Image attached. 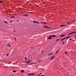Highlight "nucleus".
<instances>
[{"label": "nucleus", "instance_id": "f257e3e1", "mask_svg": "<svg viewBox=\"0 0 76 76\" xmlns=\"http://www.w3.org/2000/svg\"><path fill=\"white\" fill-rule=\"evenodd\" d=\"M56 37H57V36L55 35H50L49 37L48 38V39H51L52 38Z\"/></svg>", "mask_w": 76, "mask_h": 76}, {"label": "nucleus", "instance_id": "f03ea898", "mask_svg": "<svg viewBox=\"0 0 76 76\" xmlns=\"http://www.w3.org/2000/svg\"><path fill=\"white\" fill-rule=\"evenodd\" d=\"M7 46H8L9 47H11V46L10 45V44L9 43H7Z\"/></svg>", "mask_w": 76, "mask_h": 76}, {"label": "nucleus", "instance_id": "7ed1b4c3", "mask_svg": "<svg viewBox=\"0 0 76 76\" xmlns=\"http://www.w3.org/2000/svg\"><path fill=\"white\" fill-rule=\"evenodd\" d=\"M55 56H53L52 57H51L50 58V60H52V59H53V58H54V57Z\"/></svg>", "mask_w": 76, "mask_h": 76}, {"label": "nucleus", "instance_id": "20e7f679", "mask_svg": "<svg viewBox=\"0 0 76 76\" xmlns=\"http://www.w3.org/2000/svg\"><path fill=\"white\" fill-rule=\"evenodd\" d=\"M26 61V63L27 64H28L30 63V62L28 61Z\"/></svg>", "mask_w": 76, "mask_h": 76}, {"label": "nucleus", "instance_id": "39448f33", "mask_svg": "<svg viewBox=\"0 0 76 76\" xmlns=\"http://www.w3.org/2000/svg\"><path fill=\"white\" fill-rule=\"evenodd\" d=\"M43 27H44V28H50V27H49L48 26H43Z\"/></svg>", "mask_w": 76, "mask_h": 76}, {"label": "nucleus", "instance_id": "423d86ee", "mask_svg": "<svg viewBox=\"0 0 76 76\" xmlns=\"http://www.w3.org/2000/svg\"><path fill=\"white\" fill-rule=\"evenodd\" d=\"M23 16H28V14H25V15H23Z\"/></svg>", "mask_w": 76, "mask_h": 76}, {"label": "nucleus", "instance_id": "0eeeda50", "mask_svg": "<svg viewBox=\"0 0 76 76\" xmlns=\"http://www.w3.org/2000/svg\"><path fill=\"white\" fill-rule=\"evenodd\" d=\"M25 72V71L23 70H22L21 71V73H23V72Z\"/></svg>", "mask_w": 76, "mask_h": 76}, {"label": "nucleus", "instance_id": "6e6552de", "mask_svg": "<svg viewBox=\"0 0 76 76\" xmlns=\"http://www.w3.org/2000/svg\"><path fill=\"white\" fill-rule=\"evenodd\" d=\"M66 25H60V26H65Z\"/></svg>", "mask_w": 76, "mask_h": 76}, {"label": "nucleus", "instance_id": "1a4fd4ad", "mask_svg": "<svg viewBox=\"0 0 76 76\" xmlns=\"http://www.w3.org/2000/svg\"><path fill=\"white\" fill-rule=\"evenodd\" d=\"M65 34L61 35V36L60 37H64V36H65Z\"/></svg>", "mask_w": 76, "mask_h": 76}, {"label": "nucleus", "instance_id": "9d476101", "mask_svg": "<svg viewBox=\"0 0 76 76\" xmlns=\"http://www.w3.org/2000/svg\"><path fill=\"white\" fill-rule=\"evenodd\" d=\"M73 32L71 33L68 34V35H72V34H73Z\"/></svg>", "mask_w": 76, "mask_h": 76}, {"label": "nucleus", "instance_id": "9b49d317", "mask_svg": "<svg viewBox=\"0 0 76 76\" xmlns=\"http://www.w3.org/2000/svg\"><path fill=\"white\" fill-rule=\"evenodd\" d=\"M43 23H44V25H46V24H47V23L45 22H43Z\"/></svg>", "mask_w": 76, "mask_h": 76}, {"label": "nucleus", "instance_id": "f8f14e48", "mask_svg": "<svg viewBox=\"0 0 76 76\" xmlns=\"http://www.w3.org/2000/svg\"><path fill=\"white\" fill-rule=\"evenodd\" d=\"M59 51V50H58L56 53V54H57V53Z\"/></svg>", "mask_w": 76, "mask_h": 76}, {"label": "nucleus", "instance_id": "ddd939ff", "mask_svg": "<svg viewBox=\"0 0 76 76\" xmlns=\"http://www.w3.org/2000/svg\"><path fill=\"white\" fill-rule=\"evenodd\" d=\"M15 18V17L14 16H11L10 17V18Z\"/></svg>", "mask_w": 76, "mask_h": 76}, {"label": "nucleus", "instance_id": "4468645a", "mask_svg": "<svg viewBox=\"0 0 76 76\" xmlns=\"http://www.w3.org/2000/svg\"><path fill=\"white\" fill-rule=\"evenodd\" d=\"M30 75H35V74H30Z\"/></svg>", "mask_w": 76, "mask_h": 76}, {"label": "nucleus", "instance_id": "2eb2a0df", "mask_svg": "<svg viewBox=\"0 0 76 76\" xmlns=\"http://www.w3.org/2000/svg\"><path fill=\"white\" fill-rule=\"evenodd\" d=\"M66 38H67L68 39L69 38H71V37H66Z\"/></svg>", "mask_w": 76, "mask_h": 76}, {"label": "nucleus", "instance_id": "dca6fc26", "mask_svg": "<svg viewBox=\"0 0 76 76\" xmlns=\"http://www.w3.org/2000/svg\"><path fill=\"white\" fill-rule=\"evenodd\" d=\"M33 22H34V23H37V21H33Z\"/></svg>", "mask_w": 76, "mask_h": 76}, {"label": "nucleus", "instance_id": "f3484780", "mask_svg": "<svg viewBox=\"0 0 76 76\" xmlns=\"http://www.w3.org/2000/svg\"><path fill=\"white\" fill-rule=\"evenodd\" d=\"M28 61H29L30 62L31 61H31V60H30L29 59V58H28Z\"/></svg>", "mask_w": 76, "mask_h": 76}, {"label": "nucleus", "instance_id": "a211bd4d", "mask_svg": "<svg viewBox=\"0 0 76 76\" xmlns=\"http://www.w3.org/2000/svg\"><path fill=\"white\" fill-rule=\"evenodd\" d=\"M16 72V71H13V72H13V73H15V72Z\"/></svg>", "mask_w": 76, "mask_h": 76}, {"label": "nucleus", "instance_id": "6ab92c4d", "mask_svg": "<svg viewBox=\"0 0 76 76\" xmlns=\"http://www.w3.org/2000/svg\"><path fill=\"white\" fill-rule=\"evenodd\" d=\"M72 33L73 34H76V32L75 31V32H72Z\"/></svg>", "mask_w": 76, "mask_h": 76}, {"label": "nucleus", "instance_id": "aec40b11", "mask_svg": "<svg viewBox=\"0 0 76 76\" xmlns=\"http://www.w3.org/2000/svg\"><path fill=\"white\" fill-rule=\"evenodd\" d=\"M60 39H56V41H58V40H60Z\"/></svg>", "mask_w": 76, "mask_h": 76}, {"label": "nucleus", "instance_id": "412c9836", "mask_svg": "<svg viewBox=\"0 0 76 76\" xmlns=\"http://www.w3.org/2000/svg\"><path fill=\"white\" fill-rule=\"evenodd\" d=\"M4 22H5V23H8L7 22V21H4Z\"/></svg>", "mask_w": 76, "mask_h": 76}, {"label": "nucleus", "instance_id": "4be33fe9", "mask_svg": "<svg viewBox=\"0 0 76 76\" xmlns=\"http://www.w3.org/2000/svg\"><path fill=\"white\" fill-rule=\"evenodd\" d=\"M63 40H64V39H61V41H63Z\"/></svg>", "mask_w": 76, "mask_h": 76}, {"label": "nucleus", "instance_id": "5701e85b", "mask_svg": "<svg viewBox=\"0 0 76 76\" xmlns=\"http://www.w3.org/2000/svg\"><path fill=\"white\" fill-rule=\"evenodd\" d=\"M65 43V42H64L62 43V45H64V44Z\"/></svg>", "mask_w": 76, "mask_h": 76}, {"label": "nucleus", "instance_id": "b1692460", "mask_svg": "<svg viewBox=\"0 0 76 76\" xmlns=\"http://www.w3.org/2000/svg\"><path fill=\"white\" fill-rule=\"evenodd\" d=\"M75 21V20H73L72 21H71V23Z\"/></svg>", "mask_w": 76, "mask_h": 76}, {"label": "nucleus", "instance_id": "393cba45", "mask_svg": "<svg viewBox=\"0 0 76 76\" xmlns=\"http://www.w3.org/2000/svg\"><path fill=\"white\" fill-rule=\"evenodd\" d=\"M70 23V22H69L67 23V24H69Z\"/></svg>", "mask_w": 76, "mask_h": 76}, {"label": "nucleus", "instance_id": "a878e982", "mask_svg": "<svg viewBox=\"0 0 76 76\" xmlns=\"http://www.w3.org/2000/svg\"><path fill=\"white\" fill-rule=\"evenodd\" d=\"M9 54L8 53L7 54V56H9Z\"/></svg>", "mask_w": 76, "mask_h": 76}, {"label": "nucleus", "instance_id": "bb28decb", "mask_svg": "<svg viewBox=\"0 0 76 76\" xmlns=\"http://www.w3.org/2000/svg\"><path fill=\"white\" fill-rule=\"evenodd\" d=\"M2 1L1 0L0 1V3H1Z\"/></svg>", "mask_w": 76, "mask_h": 76}, {"label": "nucleus", "instance_id": "cd10ccee", "mask_svg": "<svg viewBox=\"0 0 76 76\" xmlns=\"http://www.w3.org/2000/svg\"><path fill=\"white\" fill-rule=\"evenodd\" d=\"M66 37L64 38L63 39H64H64H66Z\"/></svg>", "mask_w": 76, "mask_h": 76}, {"label": "nucleus", "instance_id": "c85d7f7f", "mask_svg": "<svg viewBox=\"0 0 76 76\" xmlns=\"http://www.w3.org/2000/svg\"><path fill=\"white\" fill-rule=\"evenodd\" d=\"M14 39H15V41H16V38L15 37H14Z\"/></svg>", "mask_w": 76, "mask_h": 76}, {"label": "nucleus", "instance_id": "c756f323", "mask_svg": "<svg viewBox=\"0 0 76 76\" xmlns=\"http://www.w3.org/2000/svg\"><path fill=\"white\" fill-rule=\"evenodd\" d=\"M65 54H67V52H65Z\"/></svg>", "mask_w": 76, "mask_h": 76}, {"label": "nucleus", "instance_id": "7c9ffc66", "mask_svg": "<svg viewBox=\"0 0 76 76\" xmlns=\"http://www.w3.org/2000/svg\"><path fill=\"white\" fill-rule=\"evenodd\" d=\"M36 23H39L37 22Z\"/></svg>", "mask_w": 76, "mask_h": 76}, {"label": "nucleus", "instance_id": "2f4dec72", "mask_svg": "<svg viewBox=\"0 0 76 76\" xmlns=\"http://www.w3.org/2000/svg\"><path fill=\"white\" fill-rule=\"evenodd\" d=\"M28 75H29L30 76L31 75V74H28Z\"/></svg>", "mask_w": 76, "mask_h": 76}, {"label": "nucleus", "instance_id": "473e14b6", "mask_svg": "<svg viewBox=\"0 0 76 76\" xmlns=\"http://www.w3.org/2000/svg\"><path fill=\"white\" fill-rule=\"evenodd\" d=\"M52 54H53V53H50L51 55H52Z\"/></svg>", "mask_w": 76, "mask_h": 76}, {"label": "nucleus", "instance_id": "72a5a7b5", "mask_svg": "<svg viewBox=\"0 0 76 76\" xmlns=\"http://www.w3.org/2000/svg\"><path fill=\"white\" fill-rule=\"evenodd\" d=\"M41 76H45V75H41Z\"/></svg>", "mask_w": 76, "mask_h": 76}, {"label": "nucleus", "instance_id": "f704fd0d", "mask_svg": "<svg viewBox=\"0 0 76 76\" xmlns=\"http://www.w3.org/2000/svg\"><path fill=\"white\" fill-rule=\"evenodd\" d=\"M41 74H42V73H40L39 74V75H41Z\"/></svg>", "mask_w": 76, "mask_h": 76}, {"label": "nucleus", "instance_id": "c9c22d12", "mask_svg": "<svg viewBox=\"0 0 76 76\" xmlns=\"http://www.w3.org/2000/svg\"><path fill=\"white\" fill-rule=\"evenodd\" d=\"M69 40H72V39H69Z\"/></svg>", "mask_w": 76, "mask_h": 76}, {"label": "nucleus", "instance_id": "e433bc0d", "mask_svg": "<svg viewBox=\"0 0 76 76\" xmlns=\"http://www.w3.org/2000/svg\"><path fill=\"white\" fill-rule=\"evenodd\" d=\"M41 61V60H40L39 61Z\"/></svg>", "mask_w": 76, "mask_h": 76}, {"label": "nucleus", "instance_id": "4c0bfd02", "mask_svg": "<svg viewBox=\"0 0 76 76\" xmlns=\"http://www.w3.org/2000/svg\"><path fill=\"white\" fill-rule=\"evenodd\" d=\"M41 23H42V24L43 23H42V22H41Z\"/></svg>", "mask_w": 76, "mask_h": 76}, {"label": "nucleus", "instance_id": "58836bf2", "mask_svg": "<svg viewBox=\"0 0 76 76\" xmlns=\"http://www.w3.org/2000/svg\"><path fill=\"white\" fill-rule=\"evenodd\" d=\"M50 54H49L48 55V56H50Z\"/></svg>", "mask_w": 76, "mask_h": 76}, {"label": "nucleus", "instance_id": "ea45409f", "mask_svg": "<svg viewBox=\"0 0 76 76\" xmlns=\"http://www.w3.org/2000/svg\"><path fill=\"white\" fill-rule=\"evenodd\" d=\"M25 59H27V58H25Z\"/></svg>", "mask_w": 76, "mask_h": 76}, {"label": "nucleus", "instance_id": "a19ab883", "mask_svg": "<svg viewBox=\"0 0 76 76\" xmlns=\"http://www.w3.org/2000/svg\"><path fill=\"white\" fill-rule=\"evenodd\" d=\"M14 32H15V30L14 31Z\"/></svg>", "mask_w": 76, "mask_h": 76}, {"label": "nucleus", "instance_id": "79ce46f5", "mask_svg": "<svg viewBox=\"0 0 76 76\" xmlns=\"http://www.w3.org/2000/svg\"><path fill=\"white\" fill-rule=\"evenodd\" d=\"M39 61H37V62H39Z\"/></svg>", "mask_w": 76, "mask_h": 76}, {"label": "nucleus", "instance_id": "37998d69", "mask_svg": "<svg viewBox=\"0 0 76 76\" xmlns=\"http://www.w3.org/2000/svg\"><path fill=\"white\" fill-rule=\"evenodd\" d=\"M66 38V39H68L67 38Z\"/></svg>", "mask_w": 76, "mask_h": 76}, {"label": "nucleus", "instance_id": "c03bdc74", "mask_svg": "<svg viewBox=\"0 0 76 76\" xmlns=\"http://www.w3.org/2000/svg\"><path fill=\"white\" fill-rule=\"evenodd\" d=\"M38 76H41L40 75H38Z\"/></svg>", "mask_w": 76, "mask_h": 76}, {"label": "nucleus", "instance_id": "a18cd8bd", "mask_svg": "<svg viewBox=\"0 0 76 76\" xmlns=\"http://www.w3.org/2000/svg\"><path fill=\"white\" fill-rule=\"evenodd\" d=\"M10 22H12V21H10Z\"/></svg>", "mask_w": 76, "mask_h": 76}, {"label": "nucleus", "instance_id": "49530a36", "mask_svg": "<svg viewBox=\"0 0 76 76\" xmlns=\"http://www.w3.org/2000/svg\"><path fill=\"white\" fill-rule=\"evenodd\" d=\"M43 51H42V53H43Z\"/></svg>", "mask_w": 76, "mask_h": 76}, {"label": "nucleus", "instance_id": "de8ad7c7", "mask_svg": "<svg viewBox=\"0 0 76 76\" xmlns=\"http://www.w3.org/2000/svg\"><path fill=\"white\" fill-rule=\"evenodd\" d=\"M27 65H28V64H27Z\"/></svg>", "mask_w": 76, "mask_h": 76}, {"label": "nucleus", "instance_id": "09e8293b", "mask_svg": "<svg viewBox=\"0 0 76 76\" xmlns=\"http://www.w3.org/2000/svg\"><path fill=\"white\" fill-rule=\"evenodd\" d=\"M37 60H38V59Z\"/></svg>", "mask_w": 76, "mask_h": 76}, {"label": "nucleus", "instance_id": "8fccbe9b", "mask_svg": "<svg viewBox=\"0 0 76 76\" xmlns=\"http://www.w3.org/2000/svg\"><path fill=\"white\" fill-rule=\"evenodd\" d=\"M29 65L31 64H29Z\"/></svg>", "mask_w": 76, "mask_h": 76}]
</instances>
